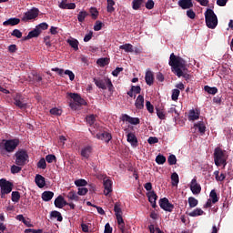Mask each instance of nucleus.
I'll use <instances>...</instances> for the list:
<instances>
[{
    "instance_id": "f257e3e1",
    "label": "nucleus",
    "mask_w": 233,
    "mask_h": 233,
    "mask_svg": "<svg viewBox=\"0 0 233 233\" xmlns=\"http://www.w3.org/2000/svg\"><path fill=\"white\" fill-rule=\"evenodd\" d=\"M169 66L175 76L177 77L183 76L186 80H189L191 76L187 74V61L180 56H176L174 53L170 54Z\"/></svg>"
},
{
    "instance_id": "f03ea898",
    "label": "nucleus",
    "mask_w": 233,
    "mask_h": 233,
    "mask_svg": "<svg viewBox=\"0 0 233 233\" xmlns=\"http://www.w3.org/2000/svg\"><path fill=\"white\" fill-rule=\"evenodd\" d=\"M19 146V139H3L0 144V153L5 156V152L12 153Z\"/></svg>"
},
{
    "instance_id": "7ed1b4c3",
    "label": "nucleus",
    "mask_w": 233,
    "mask_h": 233,
    "mask_svg": "<svg viewBox=\"0 0 233 233\" xmlns=\"http://www.w3.org/2000/svg\"><path fill=\"white\" fill-rule=\"evenodd\" d=\"M206 25L211 30L218 26V15L214 13L213 9L208 8L205 12Z\"/></svg>"
},
{
    "instance_id": "20e7f679",
    "label": "nucleus",
    "mask_w": 233,
    "mask_h": 233,
    "mask_svg": "<svg viewBox=\"0 0 233 233\" xmlns=\"http://www.w3.org/2000/svg\"><path fill=\"white\" fill-rule=\"evenodd\" d=\"M214 159H215V165L217 167H220V166L226 167L227 159H228L226 151H224L220 147H216L214 152Z\"/></svg>"
},
{
    "instance_id": "39448f33",
    "label": "nucleus",
    "mask_w": 233,
    "mask_h": 233,
    "mask_svg": "<svg viewBox=\"0 0 233 233\" xmlns=\"http://www.w3.org/2000/svg\"><path fill=\"white\" fill-rule=\"evenodd\" d=\"M93 81L98 88H101L102 90H106V88H108L110 93H114L115 86L109 78H94Z\"/></svg>"
},
{
    "instance_id": "423d86ee",
    "label": "nucleus",
    "mask_w": 233,
    "mask_h": 233,
    "mask_svg": "<svg viewBox=\"0 0 233 233\" xmlns=\"http://www.w3.org/2000/svg\"><path fill=\"white\" fill-rule=\"evenodd\" d=\"M68 96L74 101L69 104L70 107L74 110H76L78 106L87 105L86 100L77 93H69Z\"/></svg>"
},
{
    "instance_id": "0eeeda50",
    "label": "nucleus",
    "mask_w": 233,
    "mask_h": 233,
    "mask_svg": "<svg viewBox=\"0 0 233 233\" xmlns=\"http://www.w3.org/2000/svg\"><path fill=\"white\" fill-rule=\"evenodd\" d=\"M15 163L19 167H25L29 161V155L25 149H20L15 154Z\"/></svg>"
},
{
    "instance_id": "6e6552de",
    "label": "nucleus",
    "mask_w": 233,
    "mask_h": 233,
    "mask_svg": "<svg viewBox=\"0 0 233 233\" xmlns=\"http://www.w3.org/2000/svg\"><path fill=\"white\" fill-rule=\"evenodd\" d=\"M13 183L6 181L5 178H1L0 187H1V198L5 199V195L12 193Z\"/></svg>"
},
{
    "instance_id": "1a4fd4ad",
    "label": "nucleus",
    "mask_w": 233,
    "mask_h": 233,
    "mask_svg": "<svg viewBox=\"0 0 233 233\" xmlns=\"http://www.w3.org/2000/svg\"><path fill=\"white\" fill-rule=\"evenodd\" d=\"M38 15H39L38 8L34 7V8L30 9L28 12L24 14V15L22 17V21L26 23V21L37 18Z\"/></svg>"
},
{
    "instance_id": "9d476101",
    "label": "nucleus",
    "mask_w": 233,
    "mask_h": 233,
    "mask_svg": "<svg viewBox=\"0 0 233 233\" xmlns=\"http://www.w3.org/2000/svg\"><path fill=\"white\" fill-rule=\"evenodd\" d=\"M159 206L163 210L167 212H172L175 208L174 205L171 204L167 198H163L159 200Z\"/></svg>"
},
{
    "instance_id": "9b49d317",
    "label": "nucleus",
    "mask_w": 233,
    "mask_h": 233,
    "mask_svg": "<svg viewBox=\"0 0 233 233\" xmlns=\"http://www.w3.org/2000/svg\"><path fill=\"white\" fill-rule=\"evenodd\" d=\"M190 190L194 195H199L201 193V186L198 183L197 177H194L190 182Z\"/></svg>"
},
{
    "instance_id": "f8f14e48",
    "label": "nucleus",
    "mask_w": 233,
    "mask_h": 233,
    "mask_svg": "<svg viewBox=\"0 0 233 233\" xmlns=\"http://www.w3.org/2000/svg\"><path fill=\"white\" fill-rule=\"evenodd\" d=\"M147 196L148 198L149 203L151 204V207L153 208H157V200L158 197L157 196V193L155 191H149L148 193H147Z\"/></svg>"
},
{
    "instance_id": "ddd939ff",
    "label": "nucleus",
    "mask_w": 233,
    "mask_h": 233,
    "mask_svg": "<svg viewBox=\"0 0 233 233\" xmlns=\"http://www.w3.org/2000/svg\"><path fill=\"white\" fill-rule=\"evenodd\" d=\"M113 182L109 180V178L104 179V195L108 196L110 193L113 192Z\"/></svg>"
},
{
    "instance_id": "4468645a",
    "label": "nucleus",
    "mask_w": 233,
    "mask_h": 233,
    "mask_svg": "<svg viewBox=\"0 0 233 233\" xmlns=\"http://www.w3.org/2000/svg\"><path fill=\"white\" fill-rule=\"evenodd\" d=\"M114 211L117 219V223H123V218H122L123 213L121 210V205L118 203H116L114 206Z\"/></svg>"
},
{
    "instance_id": "2eb2a0df",
    "label": "nucleus",
    "mask_w": 233,
    "mask_h": 233,
    "mask_svg": "<svg viewBox=\"0 0 233 233\" xmlns=\"http://www.w3.org/2000/svg\"><path fill=\"white\" fill-rule=\"evenodd\" d=\"M15 106H18L20 109H25L27 104L24 101L23 97L20 95L15 96Z\"/></svg>"
},
{
    "instance_id": "dca6fc26",
    "label": "nucleus",
    "mask_w": 233,
    "mask_h": 233,
    "mask_svg": "<svg viewBox=\"0 0 233 233\" xmlns=\"http://www.w3.org/2000/svg\"><path fill=\"white\" fill-rule=\"evenodd\" d=\"M96 137L98 138V139H101V141L108 143L112 139V135L108 132H103V133H97L96 135Z\"/></svg>"
},
{
    "instance_id": "f3484780",
    "label": "nucleus",
    "mask_w": 233,
    "mask_h": 233,
    "mask_svg": "<svg viewBox=\"0 0 233 233\" xmlns=\"http://www.w3.org/2000/svg\"><path fill=\"white\" fill-rule=\"evenodd\" d=\"M177 5L182 8V10H187L193 8L192 0H179Z\"/></svg>"
},
{
    "instance_id": "a211bd4d",
    "label": "nucleus",
    "mask_w": 233,
    "mask_h": 233,
    "mask_svg": "<svg viewBox=\"0 0 233 233\" xmlns=\"http://www.w3.org/2000/svg\"><path fill=\"white\" fill-rule=\"evenodd\" d=\"M55 207L57 208H63L64 207H66L67 205V202L66 200H65V198L62 197V196H59L57 197L56 199H55Z\"/></svg>"
},
{
    "instance_id": "6ab92c4d",
    "label": "nucleus",
    "mask_w": 233,
    "mask_h": 233,
    "mask_svg": "<svg viewBox=\"0 0 233 233\" xmlns=\"http://www.w3.org/2000/svg\"><path fill=\"white\" fill-rule=\"evenodd\" d=\"M35 185L40 187V188H44L46 186V178L45 177H43L42 175H35Z\"/></svg>"
},
{
    "instance_id": "aec40b11",
    "label": "nucleus",
    "mask_w": 233,
    "mask_h": 233,
    "mask_svg": "<svg viewBox=\"0 0 233 233\" xmlns=\"http://www.w3.org/2000/svg\"><path fill=\"white\" fill-rule=\"evenodd\" d=\"M93 148L90 146H86L81 149L80 156L82 157H85L86 159H88L90 157V154L92 153Z\"/></svg>"
},
{
    "instance_id": "412c9836",
    "label": "nucleus",
    "mask_w": 233,
    "mask_h": 233,
    "mask_svg": "<svg viewBox=\"0 0 233 233\" xmlns=\"http://www.w3.org/2000/svg\"><path fill=\"white\" fill-rule=\"evenodd\" d=\"M127 142L131 144L132 147H137L138 140L134 133H128L127 135Z\"/></svg>"
},
{
    "instance_id": "4be33fe9",
    "label": "nucleus",
    "mask_w": 233,
    "mask_h": 233,
    "mask_svg": "<svg viewBox=\"0 0 233 233\" xmlns=\"http://www.w3.org/2000/svg\"><path fill=\"white\" fill-rule=\"evenodd\" d=\"M154 73L151 71H147L145 75V80L147 86H151L154 85Z\"/></svg>"
},
{
    "instance_id": "5701e85b",
    "label": "nucleus",
    "mask_w": 233,
    "mask_h": 233,
    "mask_svg": "<svg viewBox=\"0 0 233 233\" xmlns=\"http://www.w3.org/2000/svg\"><path fill=\"white\" fill-rule=\"evenodd\" d=\"M66 43L75 50L77 51L79 49V42L76 40V38L69 37L66 40Z\"/></svg>"
},
{
    "instance_id": "b1692460",
    "label": "nucleus",
    "mask_w": 233,
    "mask_h": 233,
    "mask_svg": "<svg viewBox=\"0 0 233 233\" xmlns=\"http://www.w3.org/2000/svg\"><path fill=\"white\" fill-rule=\"evenodd\" d=\"M20 24V19L19 18H10L7 19L6 21L3 22L4 26H15Z\"/></svg>"
},
{
    "instance_id": "393cba45",
    "label": "nucleus",
    "mask_w": 233,
    "mask_h": 233,
    "mask_svg": "<svg viewBox=\"0 0 233 233\" xmlns=\"http://www.w3.org/2000/svg\"><path fill=\"white\" fill-rule=\"evenodd\" d=\"M54 196H55V193L52 191H44L42 193L41 198L45 202H49L50 200H52Z\"/></svg>"
},
{
    "instance_id": "a878e982",
    "label": "nucleus",
    "mask_w": 233,
    "mask_h": 233,
    "mask_svg": "<svg viewBox=\"0 0 233 233\" xmlns=\"http://www.w3.org/2000/svg\"><path fill=\"white\" fill-rule=\"evenodd\" d=\"M60 8L61 9H64V10H75L76 8V5L74 4V3H71V4H66V1H62L61 4H60Z\"/></svg>"
},
{
    "instance_id": "bb28decb",
    "label": "nucleus",
    "mask_w": 233,
    "mask_h": 233,
    "mask_svg": "<svg viewBox=\"0 0 233 233\" xmlns=\"http://www.w3.org/2000/svg\"><path fill=\"white\" fill-rule=\"evenodd\" d=\"M144 103H145V97L142 95L137 96V101L135 103V106L137 109H143L144 108Z\"/></svg>"
},
{
    "instance_id": "cd10ccee",
    "label": "nucleus",
    "mask_w": 233,
    "mask_h": 233,
    "mask_svg": "<svg viewBox=\"0 0 233 233\" xmlns=\"http://www.w3.org/2000/svg\"><path fill=\"white\" fill-rule=\"evenodd\" d=\"M187 119L189 121H196L199 119V112H196L194 109L188 111Z\"/></svg>"
},
{
    "instance_id": "c85d7f7f",
    "label": "nucleus",
    "mask_w": 233,
    "mask_h": 233,
    "mask_svg": "<svg viewBox=\"0 0 233 233\" xmlns=\"http://www.w3.org/2000/svg\"><path fill=\"white\" fill-rule=\"evenodd\" d=\"M205 214V212L200 209V208H197L195 210L191 211V212H187V215L191 217V218H197L199 216H203Z\"/></svg>"
},
{
    "instance_id": "c756f323",
    "label": "nucleus",
    "mask_w": 233,
    "mask_h": 233,
    "mask_svg": "<svg viewBox=\"0 0 233 233\" xmlns=\"http://www.w3.org/2000/svg\"><path fill=\"white\" fill-rule=\"evenodd\" d=\"M41 34V30H39L37 28V26H35V28L32 31H29L28 35H27V38H37L39 36V35Z\"/></svg>"
},
{
    "instance_id": "7c9ffc66",
    "label": "nucleus",
    "mask_w": 233,
    "mask_h": 233,
    "mask_svg": "<svg viewBox=\"0 0 233 233\" xmlns=\"http://www.w3.org/2000/svg\"><path fill=\"white\" fill-rule=\"evenodd\" d=\"M119 49H123L126 53H134V46L132 44L121 45Z\"/></svg>"
},
{
    "instance_id": "2f4dec72",
    "label": "nucleus",
    "mask_w": 233,
    "mask_h": 233,
    "mask_svg": "<svg viewBox=\"0 0 233 233\" xmlns=\"http://www.w3.org/2000/svg\"><path fill=\"white\" fill-rule=\"evenodd\" d=\"M50 218H56L58 222H63V216L60 212L55 210L50 213Z\"/></svg>"
},
{
    "instance_id": "473e14b6",
    "label": "nucleus",
    "mask_w": 233,
    "mask_h": 233,
    "mask_svg": "<svg viewBox=\"0 0 233 233\" xmlns=\"http://www.w3.org/2000/svg\"><path fill=\"white\" fill-rule=\"evenodd\" d=\"M187 203L190 208H195L198 205V199L195 198L194 197H189L187 198Z\"/></svg>"
},
{
    "instance_id": "72a5a7b5",
    "label": "nucleus",
    "mask_w": 233,
    "mask_h": 233,
    "mask_svg": "<svg viewBox=\"0 0 233 233\" xmlns=\"http://www.w3.org/2000/svg\"><path fill=\"white\" fill-rule=\"evenodd\" d=\"M209 199L213 204H216L218 202L219 198H218V193L215 189L211 190L209 193Z\"/></svg>"
},
{
    "instance_id": "f704fd0d",
    "label": "nucleus",
    "mask_w": 233,
    "mask_h": 233,
    "mask_svg": "<svg viewBox=\"0 0 233 233\" xmlns=\"http://www.w3.org/2000/svg\"><path fill=\"white\" fill-rule=\"evenodd\" d=\"M106 3V11L111 14L114 13L116 11V8L114 7V5H116V2L114 0H107Z\"/></svg>"
},
{
    "instance_id": "c9c22d12",
    "label": "nucleus",
    "mask_w": 233,
    "mask_h": 233,
    "mask_svg": "<svg viewBox=\"0 0 233 233\" xmlns=\"http://www.w3.org/2000/svg\"><path fill=\"white\" fill-rule=\"evenodd\" d=\"M96 64L100 66V67H105V66L109 64V59L107 57H101L98 58L96 61Z\"/></svg>"
},
{
    "instance_id": "e433bc0d",
    "label": "nucleus",
    "mask_w": 233,
    "mask_h": 233,
    "mask_svg": "<svg viewBox=\"0 0 233 233\" xmlns=\"http://www.w3.org/2000/svg\"><path fill=\"white\" fill-rule=\"evenodd\" d=\"M66 198L72 201H79V197L76 195V191L74 190L68 192Z\"/></svg>"
},
{
    "instance_id": "4c0bfd02",
    "label": "nucleus",
    "mask_w": 233,
    "mask_h": 233,
    "mask_svg": "<svg viewBox=\"0 0 233 233\" xmlns=\"http://www.w3.org/2000/svg\"><path fill=\"white\" fill-rule=\"evenodd\" d=\"M143 3H144V0H133L132 2L133 10H139Z\"/></svg>"
},
{
    "instance_id": "58836bf2",
    "label": "nucleus",
    "mask_w": 233,
    "mask_h": 233,
    "mask_svg": "<svg viewBox=\"0 0 233 233\" xmlns=\"http://www.w3.org/2000/svg\"><path fill=\"white\" fill-rule=\"evenodd\" d=\"M88 15L89 14L86 11L79 12L77 15L78 23H83Z\"/></svg>"
},
{
    "instance_id": "ea45409f",
    "label": "nucleus",
    "mask_w": 233,
    "mask_h": 233,
    "mask_svg": "<svg viewBox=\"0 0 233 233\" xmlns=\"http://www.w3.org/2000/svg\"><path fill=\"white\" fill-rule=\"evenodd\" d=\"M171 181L173 187H177L179 183V176L177 173H173L171 175Z\"/></svg>"
},
{
    "instance_id": "a19ab883",
    "label": "nucleus",
    "mask_w": 233,
    "mask_h": 233,
    "mask_svg": "<svg viewBox=\"0 0 233 233\" xmlns=\"http://www.w3.org/2000/svg\"><path fill=\"white\" fill-rule=\"evenodd\" d=\"M46 161H47L48 164L56 163L57 157L56 155L49 154V155L46 156Z\"/></svg>"
},
{
    "instance_id": "79ce46f5",
    "label": "nucleus",
    "mask_w": 233,
    "mask_h": 233,
    "mask_svg": "<svg viewBox=\"0 0 233 233\" xmlns=\"http://www.w3.org/2000/svg\"><path fill=\"white\" fill-rule=\"evenodd\" d=\"M36 167H37L38 168H41L42 170H46V168L47 167L46 159L41 158V159L37 162Z\"/></svg>"
},
{
    "instance_id": "37998d69",
    "label": "nucleus",
    "mask_w": 233,
    "mask_h": 233,
    "mask_svg": "<svg viewBox=\"0 0 233 233\" xmlns=\"http://www.w3.org/2000/svg\"><path fill=\"white\" fill-rule=\"evenodd\" d=\"M20 198H21V196H20L19 191H13V192H12L11 200H12L13 202L18 203L19 200H20Z\"/></svg>"
},
{
    "instance_id": "c03bdc74",
    "label": "nucleus",
    "mask_w": 233,
    "mask_h": 233,
    "mask_svg": "<svg viewBox=\"0 0 233 233\" xmlns=\"http://www.w3.org/2000/svg\"><path fill=\"white\" fill-rule=\"evenodd\" d=\"M157 165H164L167 162V157L164 155H157L156 158Z\"/></svg>"
},
{
    "instance_id": "a18cd8bd",
    "label": "nucleus",
    "mask_w": 233,
    "mask_h": 233,
    "mask_svg": "<svg viewBox=\"0 0 233 233\" xmlns=\"http://www.w3.org/2000/svg\"><path fill=\"white\" fill-rule=\"evenodd\" d=\"M195 127H197L198 129V131L200 132V134L204 135L205 131H206V127L205 124L202 122H198L197 124H195Z\"/></svg>"
},
{
    "instance_id": "49530a36",
    "label": "nucleus",
    "mask_w": 233,
    "mask_h": 233,
    "mask_svg": "<svg viewBox=\"0 0 233 233\" xmlns=\"http://www.w3.org/2000/svg\"><path fill=\"white\" fill-rule=\"evenodd\" d=\"M204 90L210 95H216L218 93V87H210L208 86H205Z\"/></svg>"
},
{
    "instance_id": "de8ad7c7",
    "label": "nucleus",
    "mask_w": 233,
    "mask_h": 233,
    "mask_svg": "<svg viewBox=\"0 0 233 233\" xmlns=\"http://www.w3.org/2000/svg\"><path fill=\"white\" fill-rule=\"evenodd\" d=\"M49 113L53 116H61L63 114V110L57 107H54L50 109Z\"/></svg>"
},
{
    "instance_id": "09e8293b",
    "label": "nucleus",
    "mask_w": 233,
    "mask_h": 233,
    "mask_svg": "<svg viewBox=\"0 0 233 233\" xmlns=\"http://www.w3.org/2000/svg\"><path fill=\"white\" fill-rule=\"evenodd\" d=\"M86 121L87 124L92 126L93 124L96 123V116L95 115H90V116H86Z\"/></svg>"
},
{
    "instance_id": "8fccbe9b",
    "label": "nucleus",
    "mask_w": 233,
    "mask_h": 233,
    "mask_svg": "<svg viewBox=\"0 0 233 233\" xmlns=\"http://www.w3.org/2000/svg\"><path fill=\"white\" fill-rule=\"evenodd\" d=\"M156 109H157V116H158V118L160 120H165L166 115H165V112L163 111V109H160L158 107H157Z\"/></svg>"
},
{
    "instance_id": "3c124183",
    "label": "nucleus",
    "mask_w": 233,
    "mask_h": 233,
    "mask_svg": "<svg viewBox=\"0 0 233 233\" xmlns=\"http://www.w3.org/2000/svg\"><path fill=\"white\" fill-rule=\"evenodd\" d=\"M103 25H104L103 22H101V21H96V22L95 23V25H94V31H96V32L101 31L102 28H103Z\"/></svg>"
},
{
    "instance_id": "603ef678",
    "label": "nucleus",
    "mask_w": 233,
    "mask_h": 233,
    "mask_svg": "<svg viewBox=\"0 0 233 233\" xmlns=\"http://www.w3.org/2000/svg\"><path fill=\"white\" fill-rule=\"evenodd\" d=\"M49 27L47 23H40L39 25L36 26V28L40 31V34L42 33V31H46L47 30V28Z\"/></svg>"
},
{
    "instance_id": "864d4df0",
    "label": "nucleus",
    "mask_w": 233,
    "mask_h": 233,
    "mask_svg": "<svg viewBox=\"0 0 233 233\" xmlns=\"http://www.w3.org/2000/svg\"><path fill=\"white\" fill-rule=\"evenodd\" d=\"M167 161L169 166H174L177 164V157L175 155H169Z\"/></svg>"
},
{
    "instance_id": "5fc2aeb1",
    "label": "nucleus",
    "mask_w": 233,
    "mask_h": 233,
    "mask_svg": "<svg viewBox=\"0 0 233 233\" xmlns=\"http://www.w3.org/2000/svg\"><path fill=\"white\" fill-rule=\"evenodd\" d=\"M75 185L76 187H86L87 185V181L84 180V178H79L75 181Z\"/></svg>"
},
{
    "instance_id": "6e6d98bb",
    "label": "nucleus",
    "mask_w": 233,
    "mask_h": 233,
    "mask_svg": "<svg viewBox=\"0 0 233 233\" xmlns=\"http://www.w3.org/2000/svg\"><path fill=\"white\" fill-rule=\"evenodd\" d=\"M21 171H22V167H21V166H17V164H16V166H12L11 167V173L12 174H18Z\"/></svg>"
},
{
    "instance_id": "4d7b16f0",
    "label": "nucleus",
    "mask_w": 233,
    "mask_h": 233,
    "mask_svg": "<svg viewBox=\"0 0 233 233\" xmlns=\"http://www.w3.org/2000/svg\"><path fill=\"white\" fill-rule=\"evenodd\" d=\"M90 13H91V17L93 19H96L99 15V13L96 7H91L90 8Z\"/></svg>"
},
{
    "instance_id": "13d9d810",
    "label": "nucleus",
    "mask_w": 233,
    "mask_h": 233,
    "mask_svg": "<svg viewBox=\"0 0 233 233\" xmlns=\"http://www.w3.org/2000/svg\"><path fill=\"white\" fill-rule=\"evenodd\" d=\"M179 94H180L179 89H173V91H172V100H174V101L178 100Z\"/></svg>"
},
{
    "instance_id": "bf43d9fd",
    "label": "nucleus",
    "mask_w": 233,
    "mask_h": 233,
    "mask_svg": "<svg viewBox=\"0 0 233 233\" xmlns=\"http://www.w3.org/2000/svg\"><path fill=\"white\" fill-rule=\"evenodd\" d=\"M65 75L68 76L71 81L75 80L76 78V75L72 71H70V69H66Z\"/></svg>"
},
{
    "instance_id": "052dcab7",
    "label": "nucleus",
    "mask_w": 233,
    "mask_h": 233,
    "mask_svg": "<svg viewBox=\"0 0 233 233\" xmlns=\"http://www.w3.org/2000/svg\"><path fill=\"white\" fill-rule=\"evenodd\" d=\"M146 107L150 114L154 113V105H152L150 101L146 102Z\"/></svg>"
},
{
    "instance_id": "680f3d73",
    "label": "nucleus",
    "mask_w": 233,
    "mask_h": 233,
    "mask_svg": "<svg viewBox=\"0 0 233 233\" xmlns=\"http://www.w3.org/2000/svg\"><path fill=\"white\" fill-rule=\"evenodd\" d=\"M14 37H16L18 39L22 38L23 34L19 29H15L13 33L11 34Z\"/></svg>"
},
{
    "instance_id": "e2e57ef3",
    "label": "nucleus",
    "mask_w": 233,
    "mask_h": 233,
    "mask_svg": "<svg viewBox=\"0 0 233 233\" xmlns=\"http://www.w3.org/2000/svg\"><path fill=\"white\" fill-rule=\"evenodd\" d=\"M187 16L189 19H195V17H196V13L194 12L193 9H188L187 12Z\"/></svg>"
},
{
    "instance_id": "0e129e2a",
    "label": "nucleus",
    "mask_w": 233,
    "mask_h": 233,
    "mask_svg": "<svg viewBox=\"0 0 233 233\" xmlns=\"http://www.w3.org/2000/svg\"><path fill=\"white\" fill-rule=\"evenodd\" d=\"M147 142L149 145H154V144H157L159 142V139L156 137H150L148 139H147Z\"/></svg>"
},
{
    "instance_id": "69168bd1",
    "label": "nucleus",
    "mask_w": 233,
    "mask_h": 233,
    "mask_svg": "<svg viewBox=\"0 0 233 233\" xmlns=\"http://www.w3.org/2000/svg\"><path fill=\"white\" fill-rule=\"evenodd\" d=\"M154 5H155V3L153 0H148L146 4V8L148 9V10H152L154 9Z\"/></svg>"
},
{
    "instance_id": "338daca9",
    "label": "nucleus",
    "mask_w": 233,
    "mask_h": 233,
    "mask_svg": "<svg viewBox=\"0 0 233 233\" xmlns=\"http://www.w3.org/2000/svg\"><path fill=\"white\" fill-rule=\"evenodd\" d=\"M141 123V120L140 118L138 117H132L130 118V124L132 125H137V124H140Z\"/></svg>"
},
{
    "instance_id": "774afa93",
    "label": "nucleus",
    "mask_w": 233,
    "mask_h": 233,
    "mask_svg": "<svg viewBox=\"0 0 233 233\" xmlns=\"http://www.w3.org/2000/svg\"><path fill=\"white\" fill-rule=\"evenodd\" d=\"M112 232H113L112 227L108 223L106 224L104 233H112Z\"/></svg>"
}]
</instances>
